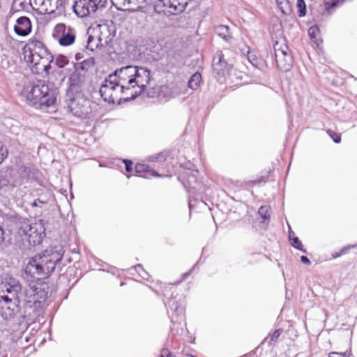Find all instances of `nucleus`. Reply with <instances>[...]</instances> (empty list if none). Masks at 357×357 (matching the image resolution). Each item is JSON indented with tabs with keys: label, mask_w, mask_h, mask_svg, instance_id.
<instances>
[{
	"label": "nucleus",
	"mask_w": 357,
	"mask_h": 357,
	"mask_svg": "<svg viewBox=\"0 0 357 357\" xmlns=\"http://www.w3.org/2000/svg\"><path fill=\"white\" fill-rule=\"evenodd\" d=\"M355 246L354 245H347V246H345L341 250V253L343 255L349 252V250L351 248H354Z\"/></svg>",
	"instance_id": "79ce46f5"
},
{
	"label": "nucleus",
	"mask_w": 357,
	"mask_h": 357,
	"mask_svg": "<svg viewBox=\"0 0 357 357\" xmlns=\"http://www.w3.org/2000/svg\"><path fill=\"white\" fill-rule=\"evenodd\" d=\"M135 169L137 174L144 178H149L150 176H160L157 172L146 164L137 163L135 165Z\"/></svg>",
	"instance_id": "dca6fc26"
},
{
	"label": "nucleus",
	"mask_w": 357,
	"mask_h": 357,
	"mask_svg": "<svg viewBox=\"0 0 357 357\" xmlns=\"http://www.w3.org/2000/svg\"><path fill=\"white\" fill-rule=\"evenodd\" d=\"M185 357H195V356L188 354V355L185 356Z\"/></svg>",
	"instance_id": "6e6d98bb"
},
{
	"label": "nucleus",
	"mask_w": 357,
	"mask_h": 357,
	"mask_svg": "<svg viewBox=\"0 0 357 357\" xmlns=\"http://www.w3.org/2000/svg\"><path fill=\"white\" fill-rule=\"evenodd\" d=\"M93 58H89L84 60L82 62L75 63L74 68L76 72L83 71L86 72L94 65Z\"/></svg>",
	"instance_id": "aec40b11"
},
{
	"label": "nucleus",
	"mask_w": 357,
	"mask_h": 357,
	"mask_svg": "<svg viewBox=\"0 0 357 357\" xmlns=\"http://www.w3.org/2000/svg\"><path fill=\"white\" fill-rule=\"evenodd\" d=\"M342 255V254L341 253L340 251L338 252H335V253L332 254V256H333V258H337V257H340Z\"/></svg>",
	"instance_id": "8fccbe9b"
},
{
	"label": "nucleus",
	"mask_w": 357,
	"mask_h": 357,
	"mask_svg": "<svg viewBox=\"0 0 357 357\" xmlns=\"http://www.w3.org/2000/svg\"><path fill=\"white\" fill-rule=\"evenodd\" d=\"M190 273H191V271H189V272H187V273H184V274L183 275V280H184V279H185L188 275H190Z\"/></svg>",
	"instance_id": "3c124183"
},
{
	"label": "nucleus",
	"mask_w": 357,
	"mask_h": 357,
	"mask_svg": "<svg viewBox=\"0 0 357 357\" xmlns=\"http://www.w3.org/2000/svg\"><path fill=\"white\" fill-rule=\"evenodd\" d=\"M296 6L299 17H303L306 14V5L304 0H297Z\"/></svg>",
	"instance_id": "cd10ccee"
},
{
	"label": "nucleus",
	"mask_w": 357,
	"mask_h": 357,
	"mask_svg": "<svg viewBox=\"0 0 357 357\" xmlns=\"http://www.w3.org/2000/svg\"><path fill=\"white\" fill-rule=\"evenodd\" d=\"M28 45L29 47L27 50L31 48L33 52H41L44 54H47V55L49 54L48 50L46 49L44 44L40 40H31Z\"/></svg>",
	"instance_id": "4be33fe9"
},
{
	"label": "nucleus",
	"mask_w": 357,
	"mask_h": 357,
	"mask_svg": "<svg viewBox=\"0 0 357 357\" xmlns=\"http://www.w3.org/2000/svg\"><path fill=\"white\" fill-rule=\"evenodd\" d=\"M160 357H174L167 349L161 351Z\"/></svg>",
	"instance_id": "a19ab883"
},
{
	"label": "nucleus",
	"mask_w": 357,
	"mask_h": 357,
	"mask_svg": "<svg viewBox=\"0 0 357 357\" xmlns=\"http://www.w3.org/2000/svg\"><path fill=\"white\" fill-rule=\"evenodd\" d=\"M134 83L133 89L137 88L133 93H130V98L127 97L126 99H134L141 95L149 85L151 80V72L147 68L139 67L135 66L134 71Z\"/></svg>",
	"instance_id": "423d86ee"
},
{
	"label": "nucleus",
	"mask_w": 357,
	"mask_h": 357,
	"mask_svg": "<svg viewBox=\"0 0 357 357\" xmlns=\"http://www.w3.org/2000/svg\"><path fill=\"white\" fill-rule=\"evenodd\" d=\"M54 62L56 66L61 68L68 63V59L63 55H59L56 57Z\"/></svg>",
	"instance_id": "c756f323"
},
{
	"label": "nucleus",
	"mask_w": 357,
	"mask_h": 357,
	"mask_svg": "<svg viewBox=\"0 0 357 357\" xmlns=\"http://www.w3.org/2000/svg\"><path fill=\"white\" fill-rule=\"evenodd\" d=\"M301 261L303 264H307V265H310L311 264L310 260L306 256H302L301 257Z\"/></svg>",
	"instance_id": "37998d69"
},
{
	"label": "nucleus",
	"mask_w": 357,
	"mask_h": 357,
	"mask_svg": "<svg viewBox=\"0 0 357 357\" xmlns=\"http://www.w3.org/2000/svg\"><path fill=\"white\" fill-rule=\"evenodd\" d=\"M44 56L45 55H43L41 57L40 68V69H43L45 72L48 73L49 70L51 68L50 63L54 62V57L50 53L47 55L49 56V57L45 58Z\"/></svg>",
	"instance_id": "5701e85b"
},
{
	"label": "nucleus",
	"mask_w": 357,
	"mask_h": 357,
	"mask_svg": "<svg viewBox=\"0 0 357 357\" xmlns=\"http://www.w3.org/2000/svg\"><path fill=\"white\" fill-rule=\"evenodd\" d=\"M83 57H84V55L82 53H77L75 54V59H76L77 61L80 60Z\"/></svg>",
	"instance_id": "de8ad7c7"
},
{
	"label": "nucleus",
	"mask_w": 357,
	"mask_h": 357,
	"mask_svg": "<svg viewBox=\"0 0 357 357\" xmlns=\"http://www.w3.org/2000/svg\"><path fill=\"white\" fill-rule=\"evenodd\" d=\"M330 357H344L342 353L332 352L330 354Z\"/></svg>",
	"instance_id": "a18cd8bd"
},
{
	"label": "nucleus",
	"mask_w": 357,
	"mask_h": 357,
	"mask_svg": "<svg viewBox=\"0 0 357 357\" xmlns=\"http://www.w3.org/2000/svg\"><path fill=\"white\" fill-rule=\"evenodd\" d=\"M7 156V150L4 145L0 142V164Z\"/></svg>",
	"instance_id": "e433bc0d"
},
{
	"label": "nucleus",
	"mask_w": 357,
	"mask_h": 357,
	"mask_svg": "<svg viewBox=\"0 0 357 357\" xmlns=\"http://www.w3.org/2000/svg\"><path fill=\"white\" fill-rule=\"evenodd\" d=\"M0 357H7V354H2L1 356H0Z\"/></svg>",
	"instance_id": "5fc2aeb1"
},
{
	"label": "nucleus",
	"mask_w": 357,
	"mask_h": 357,
	"mask_svg": "<svg viewBox=\"0 0 357 357\" xmlns=\"http://www.w3.org/2000/svg\"><path fill=\"white\" fill-rule=\"evenodd\" d=\"M64 250L61 245L47 249L41 254L31 258L26 264L22 278L27 283L22 291L20 282L13 277L6 278V291L19 302L41 303L47 297L49 286L41 279L48 278L54 270L61 271Z\"/></svg>",
	"instance_id": "f257e3e1"
},
{
	"label": "nucleus",
	"mask_w": 357,
	"mask_h": 357,
	"mask_svg": "<svg viewBox=\"0 0 357 357\" xmlns=\"http://www.w3.org/2000/svg\"><path fill=\"white\" fill-rule=\"evenodd\" d=\"M289 241H291V244L293 247H294L297 250H301L304 253L306 252V250L303 249V245L298 237H296V236L291 237V234L289 233Z\"/></svg>",
	"instance_id": "a878e982"
},
{
	"label": "nucleus",
	"mask_w": 357,
	"mask_h": 357,
	"mask_svg": "<svg viewBox=\"0 0 357 357\" xmlns=\"http://www.w3.org/2000/svg\"><path fill=\"white\" fill-rule=\"evenodd\" d=\"M282 331L281 329H278L275 331L274 333L271 335H270L269 337H266L265 340L268 341L269 344H271L272 342L276 341V340L282 333Z\"/></svg>",
	"instance_id": "72a5a7b5"
},
{
	"label": "nucleus",
	"mask_w": 357,
	"mask_h": 357,
	"mask_svg": "<svg viewBox=\"0 0 357 357\" xmlns=\"http://www.w3.org/2000/svg\"><path fill=\"white\" fill-rule=\"evenodd\" d=\"M318 28L317 26H311L308 30V34L314 43H316L317 45H319V40L317 38V33L318 32Z\"/></svg>",
	"instance_id": "7c9ffc66"
},
{
	"label": "nucleus",
	"mask_w": 357,
	"mask_h": 357,
	"mask_svg": "<svg viewBox=\"0 0 357 357\" xmlns=\"http://www.w3.org/2000/svg\"><path fill=\"white\" fill-rule=\"evenodd\" d=\"M18 234L22 237L24 236L31 246L40 244L45 236V228L42 220L33 223L29 222L28 220H23L20 222Z\"/></svg>",
	"instance_id": "7ed1b4c3"
},
{
	"label": "nucleus",
	"mask_w": 357,
	"mask_h": 357,
	"mask_svg": "<svg viewBox=\"0 0 357 357\" xmlns=\"http://www.w3.org/2000/svg\"><path fill=\"white\" fill-rule=\"evenodd\" d=\"M202 79V75L199 73H194L188 81V86L191 89L195 90L199 86Z\"/></svg>",
	"instance_id": "b1692460"
},
{
	"label": "nucleus",
	"mask_w": 357,
	"mask_h": 357,
	"mask_svg": "<svg viewBox=\"0 0 357 357\" xmlns=\"http://www.w3.org/2000/svg\"><path fill=\"white\" fill-rule=\"evenodd\" d=\"M113 5L121 4L124 7H127V9H135L130 6H137V8L141 7L144 3L146 2V0H111Z\"/></svg>",
	"instance_id": "a211bd4d"
},
{
	"label": "nucleus",
	"mask_w": 357,
	"mask_h": 357,
	"mask_svg": "<svg viewBox=\"0 0 357 357\" xmlns=\"http://www.w3.org/2000/svg\"><path fill=\"white\" fill-rule=\"evenodd\" d=\"M54 0H45L43 10L50 13L54 12Z\"/></svg>",
	"instance_id": "c85d7f7f"
},
{
	"label": "nucleus",
	"mask_w": 357,
	"mask_h": 357,
	"mask_svg": "<svg viewBox=\"0 0 357 357\" xmlns=\"http://www.w3.org/2000/svg\"><path fill=\"white\" fill-rule=\"evenodd\" d=\"M215 32L226 41H229L231 38V33L229 31V26L226 25H218L215 27Z\"/></svg>",
	"instance_id": "412c9836"
},
{
	"label": "nucleus",
	"mask_w": 357,
	"mask_h": 357,
	"mask_svg": "<svg viewBox=\"0 0 357 357\" xmlns=\"http://www.w3.org/2000/svg\"><path fill=\"white\" fill-rule=\"evenodd\" d=\"M135 70V66H126L116 69L110 75L115 77V80L125 91L128 92L133 89Z\"/></svg>",
	"instance_id": "6e6552de"
},
{
	"label": "nucleus",
	"mask_w": 357,
	"mask_h": 357,
	"mask_svg": "<svg viewBox=\"0 0 357 357\" xmlns=\"http://www.w3.org/2000/svg\"><path fill=\"white\" fill-rule=\"evenodd\" d=\"M86 101L79 98H73L70 100L68 107L72 114L79 118H84L89 113L88 107L85 105Z\"/></svg>",
	"instance_id": "9d476101"
},
{
	"label": "nucleus",
	"mask_w": 357,
	"mask_h": 357,
	"mask_svg": "<svg viewBox=\"0 0 357 357\" xmlns=\"http://www.w3.org/2000/svg\"><path fill=\"white\" fill-rule=\"evenodd\" d=\"M37 202H38L39 203H42V204H45V202L41 201L40 199H38L37 200H35L33 202V203L32 204V206H38Z\"/></svg>",
	"instance_id": "09e8293b"
},
{
	"label": "nucleus",
	"mask_w": 357,
	"mask_h": 357,
	"mask_svg": "<svg viewBox=\"0 0 357 357\" xmlns=\"http://www.w3.org/2000/svg\"><path fill=\"white\" fill-rule=\"evenodd\" d=\"M77 76V74H76V73H75V74H73V75H71V77H70V82H71V85H73V84H75L74 82H75V77H76Z\"/></svg>",
	"instance_id": "49530a36"
},
{
	"label": "nucleus",
	"mask_w": 357,
	"mask_h": 357,
	"mask_svg": "<svg viewBox=\"0 0 357 357\" xmlns=\"http://www.w3.org/2000/svg\"><path fill=\"white\" fill-rule=\"evenodd\" d=\"M344 0H331L325 3V7L328 10L330 8H333L342 3Z\"/></svg>",
	"instance_id": "f704fd0d"
},
{
	"label": "nucleus",
	"mask_w": 357,
	"mask_h": 357,
	"mask_svg": "<svg viewBox=\"0 0 357 357\" xmlns=\"http://www.w3.org/2000/svg\"><path fill=\"white\" fill-rule=\"evenodd\" d=\"M291 233V237H294L295 236V234L293 231L291 230V229L289 228V234Z\"/></svg>",
	"instance_id": "864d4df0"
},
{
	"label": "nucleus",
	"mask_w": 357,
	"mask_h": 357,
	"mask_svg": "<svg viewBox=\"0 0 357 357\" xmlns=\"http://www.w3.org/2000/svg\"><path fill=\"white\" fill-rule=\"evenodd\" d=\"M70 0H54V11L58 10L59 13L65 11L66 7L70 3Z\"/></svg>",
	"instance_id": "393cba45"
},
{
	"label": "nucleus",
	"mask_w": 357,
	"mask_h": 357,
	"mask_svg": "<svg viewBox=\"0 0 357 357\" xmlns=\"http://www.w3.org/2000/svg\"><path fill=\"white\" fill-rule=\"evenodd\" d=\"M134 268L138 272L139 275L144 280L149 279V273L143 268L141 264H137Z\"/></svg>",
	"instance_id": "473e14b6"
},
{
	"label": "nucleus",
	"mask_w": 357,
	"mask_h": 357,
	"mask_svg": "<svg viewBox=\"0 0 357 357\" xmlns=\"http://www.w3.org/2000/svg\"><path fill=\"white\" fill-rule=\"evenodd\" d=\"M99 92L104 101L108 103H114L116 100H121V96L123 93L129 94L111 75H109L103 81Z\"/></svg>",
	"instance_id": "20e7f679"
},
{
	"label": "nucleus",
	"mask_w": 357,
	"mask_h": 357,
	"mask_svg": "<svg viewBox=\"0 0 357 357\" xmlns=\"http://www.w3.org/2000/svg\"><path fill=\"white\" fill-rule=\"evenodd\" d=\"M72 8L73 12L79 17H85L91 15L90 8L86 0L73 1Z\"/></svg>",
	"instance_id": "4468645a"
},
{
	"label": "nucleus",
	"mask_w": 357,
	"mask_h": 357,
	"mask_svg": "<svg viewBox=\"0 0 357 357\" xmlns=\"http://www.w3.org/2000/svg\"><path fill=\"white\" fill-rule=\"evenodd\" d=\"M275 62L278 68L284 72L289 71L293 66V58L284 39L273 45Z\"/></svg>",
	"instance_id": "39448f33"
},
{
	"label": "nucleus",
	"mask_w": 357,
	"mask_h": 357,
	"mask_svg": "<svg viewBox=\"0 0 357 357\" xmlns=\"http://www.w3.org/2000/svg\"><path fill=\"white\" fill-rule=\"evenodd\" d=\"M33 1L34 4L36 6H39L43 9V6L45 0H33Z\"/></svg>",
	"instance_id": "c03bdc74"
},
{
	"label": "nucleus",
	"mask_w": 357,
	"mask_h": 357,
	"mask_svg": "<svg viewBox=\"0 0 357 357\" xmlns=\"http://www.w3.org/2000/svg\"><path fill=\"white\" fill-rule=\"evenodd\" d=\"M188 0H156L154 8L165 15H177L185 10Z\"/></svg>",
	"instance_id": "0eeeda50"
},
{
	"label": "nucleus",
	"mask_w": 357,
	"mask_h": 357,
	"mask_svg": "<svg viewBox=\"0 0 357 357\" xmlns=\"http://www.w3.org/2000/svg\"><path fill=\"white\" fill-rule=\"evenodd\" d=\"M270 207L268 206H262L259 208L258 213L261 218L268 220L270 218Z\"/></svg>",
	"instance_id": "bb28decb"
},
{
	"label": "nucleus",
	"mask_w": 357,
	"mask_h": 357,
	"mask_svg": "<svg viewBox=\"0 0 357 357\" xmlns=\"http://www.w3.org/2000/svg\"><path fill=\"white\" fill-rule=\"evenodd\" d=\"M328 134L329 135V136L333 139V140L334 141V142L335 143H340V141H341V136L340 135L331 130H328L327 131Z\"/></svg>",
	"instance_id": "c9c22d12"
},
{
	"label": "nucleus",
	"mask_w": 357,
	"mask_h": 357,
	"mask_svg": "<svg viewBox=\"0 0 357 357\" xmlns=\"http://www.w3.org/2000/svg\"><path fill=\"white\" fill-rule=\"evenodd\" d=\"M123 162L126 165V170L128 172H130L132 171V162L130 160H124Z\"/></svg>",
	"instance_id": "4c0bfd02"
},
{
	"label": "nucleus",
	"mask_w": 357,
	"mask_h": 357,
	"mask_svg": "<svg viewBox=\"0 0 357 357\" xmlns=\"http://www.w3.org/2000/svg\"><path fill=\"white\" fill-rule=\"evenodd\" d=\"M24 59L30 66L36 67V70H40V61L43 55H47L41 52H33L31 48H24Z\"/></svg>",
	"instance_id": "f8f14e48"
},
{
	"label": "nucleus",
	"mask_w": 357,
	"mask_h": 357,
	"mask_svg": "<svg viewBox=\"0 0 357 357\" xmlns=\"http://www.w3.org/2000/svg\"><path fill=\"white\" fill-rule=\"evenodd\" d=\"M94 41V38L92 36H89L88 37V39H87V45H86V48L91 50V51H93L94 50V47H93V45L92 44V43Z\"/></svg>",
	"instance_id": "58836bf2"
},
{
	"label": "nucleus",
	"mask_w": 357,
	"mask_h": 357,
	"mask_svg": "<svg viewBox=\"0 0 357 357\" xmlns=\"http://www.w3.org/2000/svg\"><path fill=\"white\" fill-rule=\"evenodd\" d=\"M23 95L31 105L50 107L56 102V89L51 84L37 80L24 88Z\"/></svg>",
	"instance_id": "f03ea898"
},
{
	"label": "nucleus",
	"mask_w": 357,
	"mask_h": 357,
	"mask_svg": "<svg viewBox=\"0 0 357 357\" xmlns=\"http://www.w3.org/2000/svg\"><path fill=\"white\" fill-rule=\"evenodd\" d=\"M227 66V62L224 59V55L222 52H218L213 57V67L214 70L218 74L223 73Z\"/></svg>",
	"instance_id": "f3484780"
},
{
	"label": "nucleus",
	"mask_w": 357,
	"mask_h": 357,
	"mask_svg": "<svg viewBox=\"0 0 357 357\" xmlns=\"http://www.w3.org/2000/svg\"><path fill=\"white\" fill-rule=\"evenodd\" d=\"M98 27L100 31V35L98 37V43L95 46L96 48H102L105 47L112 40V38L107 26L103 24L99 25Z\"/></svg>",
	"instance_id": "2eb2a0df"
},
{
	"label": "nucleus",
	"mask_w": 357,
	"mask_h": 357,
	"mask_svg": "<svg viewBox=\"0 0 357 357\" xmlns=\"http://www.w3.org/2000/svg\"><path fill=\"white\" fill-rule=\"evenodd\" d=\"M13 299H14L13 296L11 298L9 297L8 296H1L0 297V301H3L6 304L10 303Z\"/></svg>",
	"instance_id": "ea45409f"
},
{
	"label": "nucleus",
	"mask_w": 357,
	"mask_h": 357,
	"mask_svg": "<svg viewBox=\"0 0 357 357\" xmlns=\"http://www.w3.org/2000/svg\"><path fill=\"white\" fill-rule=\"evenodd\" d=\"M2 178V176H0V189L1 188L2 185L4 184V183H2V182H5V180L4 179H1Z\"/></svg>",
	"instance_id": "603ef678"
},
{
	"label": "nucleus",
	"mask_w": 357,
	"mask_h": 357,
	"mask_svg": "<svg viewBox=\"0 0 357 357\" xmlns=\"http://www.w3.org/2000/svg\"><path fill=\"white\" fill-rule=\"evenodd\" d=\"M54 37H58V41L61 46H68L74 43L76 38V31L74 28L58 24L54 29Z\"/></svg>",
	"instance_id": "1a4fd4ad"
},
{
	"label": "nucleus",
	"mask_w": 357,
	"mask_h": 357,
	"mask_svg": "<svg viewBox=\"0 0 357 357\" xmlns=\"http://www.w3.org/2000/svg\"><path fill=\"white\" fill-rule=\"evenodd\" d=\"M15 33L20 36H26L31 31V22L29 17L22 16L16 21L14 26Z\"/></svg>",
	"instance_id": "ddd939ff"
},
{
	"label": "nucleus",
	"mask_w": 357,
	"mask_h": 357,
	"mask_svg": "<svg viewBox=\"0 0 357 357\" xmlns=\"http://www.w3.org/2000/svg\"><path fill=\"white\" fill-rule=\"evenodd\" d=\"M86 1L89 4L91 15L98 10H102L107 4V0H86Z\"/></svg>",
	"instance_id": "6ab92c4d"
},
{
	"label": "nucleus",
	"mask_w": 357,
	"mask_h": 357,
	"mask_svg": "<svg viewBox=\"0 0 357 357\" xmlns=\"http://www.w3.org/2000/svg\"><path fill=\"white\" fill-rule=\"evenodd\" d=\"M279 8L283 13H286V10L289 8V0H275Z\"/></svg>",
	"instance_id": "2f4dec72"
},
{
	"label": "nucleus",
	"mask_w": 357,
	"mask_h": 357,
	"mask_svg": "<svg viewBox=\"0 0 357 357\" xmlns=\"http://www.w3.org/2000/svg\"><path fill=\"white\" fill-rule=\"evenodd\" d=\"M184 298L182 296H175L169 298L167 303L168 308L172 312V314L181 319L184 315Z\"/></svg>",
	"instance_id": "9b49d317"
}]
</instances>
